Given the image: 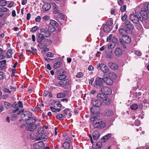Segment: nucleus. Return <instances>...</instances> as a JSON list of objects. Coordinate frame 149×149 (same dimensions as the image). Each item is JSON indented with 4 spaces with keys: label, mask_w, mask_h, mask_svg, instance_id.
Wrapping results in <instances>:
<instances>
[{
    "label": "nucleus",
    "mask_w": 149,
    "mask_h": 149,
    "mask_svg": "<svg viewBox=\"0 0 149 149\" xmlns=\"http://www.w3.org/2000/svg\"><path fill=\"white\" fill-rule=\"evenodd\" d=\"M91 117V118H97L100 116V107L93 106L90 109Z\"/></svg>",
    "instance_id": "4"
},
{
    "label": "nucleus",
    "mask_w": 149,
    "mask_h": 149,
    "mask_svg": "<svg viewBox=\"0 0 149 149\" xmlns=\"http://www.w3.org/2000/svg\"><path fill=\"white\" fill-rule=\"evenodd\" d=\"M100 91L102 93L106 95H110L112 93L111 89L109 87L105 86L102 87L100 89Z\"/></svg>",
    "instance_id": "8"
},
{
    "label": "nucleus",
    "mask_w": 149,
    "mask_h": 149,
    "mask_svg": "<svg viewBox=\"0 0 149 149\" xmlns=\"http://www.w3.org/2000/svg\"><path fill=\"white\" fill-rule=\"evenodd\" d=\"M92 135L93 139L94 140L97 139L100 137L99 133L97 131H94Z\"/></svg>",
    "instance_id": "25"
},
{
    "label": "nucleus",
    "mask_w": 149,
    "mask_h": 149,
    "mask_svg": "<svg viewBox=\"0 0 149 149\" xmlns=\"http://www.w3.org/2000/svg\"><path fill=\"white\" fill-rule=\"evenodd\" d=\"M43 49L41 51V52L42 53H44L45 52L47 51H48L49 50V49L48 48H45Z\"/></svg>",
    "instance_id": "64"
},
{
    "label": "nucleus",
    "mask_w": 149,
    "mask_h": 149,
    "mask_svg": "<svg viewBox=\"0 0 149 149\" xmlns=\"http://www.w3.org/2000/svg\"><path fill=\"white\" fill-rule=\"evenodd\" d=\"M148 12L146 9L143 8L141 9V11L139 12V14L140 16L143 17V19L146 18L147 17Z\"/></svg>",
    "instance_id": "9"
},
{
    "label": "nucleus",
    "mask_w": 149,
    "mask_h": 149,
    "mask_svg": "<svg viewBox=\"0 0 149 149\" xmlns=\"http://www.w3.org/2000/svg\"><path fill=\"white\" fill-rule=\"evenodd\" d=\"M55 85L57 86H63V80L59 81L58 83H56Z\"/></svg>",
    "instance_id": "45"
},
{
    "label": "nucleus",
    "mask_w": 149,
    "mask_h": 149,
    "mask_svg": "<svg viewBox=\"0 0 149 149\" xmlns=\"http://www.w3.org/2000/svg\"><path fill=\"white\" fill-rule=\"evenodd\" d=\"M65 95L63 93H59L57 95V97L58 98H61L63 97H64Z\"/></svg>",
    "instance_id": "48"
},
{
    "label": "nucleus",
    "mask_w": 149,
    "mask_h": 149,
    "mask_svg": "<svg viewBox=\"0 0 149 149\" xmlns=\"http://www.w3.org/2000/svg\"><path fill=\"white\" fill-rule=\"evenodd\" d=\"M17 105L21 108L23 106L22 102L21 101L18 102L17 103Z\"/></svg>",
    "instance_id": "60"
},
{
    "label": "nucleus",
    "mask_w": 149,
    "mask_h": 149,
    "mask_svg": "<svg viewBox=\"0 0 149 149\" xmlns=\"http://www.w3.org/2000/svg\"><path fill=\"white\" fill-rule=\"evenodd\" d=\"M70 112V110L68 109H65L64 110V114H65V115L66 116V115H67L68 113Z\"/></svg>",
    "instance_id": "61"
},
{
    "label": "nucleus",
    "mask_w": 149,
    "mask_h": 149,
    "mask_svg": "<svg viewBox=\"0 0 149 149\" xmlns=\"http://www.w3.org/2000/svg\"><path fill=\"white\" fill-rule=\"evenodd\" d=\"M91 120L93 126L94 128L101 129L104 127L106 125V123L100 119L97 118H91Z\"/></svg>",
    "instance_id": "1"
},
{
    "label": "nucleus",
    "mask_w": 149,
    "mask_h": 149,
    "mask_svg": "<svg viewBox=\"0 0 149 149\" xmlns=\"http://www.w3.org/2000/svg\"><path fill=\"white\" fill-rule=\"evenodd\" d=\"M83 76V74L81 72H78L76 75L77 77L80 78L82 77Z\"/></svg>",
    "instance_id": "52"
},
{
    "label": "nucleus",
    "mask_w": 149,
    "mask_h": 149,
    "mask_svg": "<svg viewBox=\"0 0 149 149\" xmlns=\"http://www.w3.org/2000/svg\"><path fill=\"white\" fill-rule=\"evenodd\" d=\"M39 124L36 125L35 123L29 125L26 127V129L29 131H33L36 129L37 126H39Z\"/></svg>",
    "instance_id": "11"
},
{
    "label": "nucleus",
    "mask_w": 149,
    "mask_h": 149,
    "mask_svg": "<svg viewBox=\"0 0 149 149\" xmlns=\"http://www.w3.org/2000/svg\"><path fill=\"white\" fill-rule=\"evenodd\" d=\"M38 47L41 49H44V48H45L47 47L43 42H41L39 43L38 45Z\"/></svg>",
    "instance_id": "29"
},
{
    "label": "nucleus",
    "mask_w": 149,
    "mask_h": 149,
    "mask_svg": "<svg viewBox=\"0 0 149 149\" xmlns=\"http://www.w3.org/2000/svg\"><path fill=\"white\" fill-rule=\"evenodd\" d=\"M54 54L51 52H48L47 54V56L49 57H52L53 56Z\"/></svg>",
    "instance_id": "55"
},
{
    "label": "nucleus",
    "mask_w": 149,
    "mask_h": 149,
    "mask_svg": "<svg viewBox=\"0 0 149 149\" xmlns=\"http://www.w3.org/2000/svg\"><path fill=\"white\" fill-rule=\"evenodd\" d=\"M49 91H46L44 92L43 96L44 97H46L48 96V95L49 94Z\"/></svg>",
    "instance_id": "63"
},
{
    "label": "nucleus",
    "mask_w": 149,
    "mask_h": 149,
    "mask_svg": "<svg viewBox=\"0 0 149 149\" xmlns=\"http://www.w3.org/2000/svg\"><path fill=\"white\" fill-rule=\"evenodd\" d=\"M51 8V5L48 3H46L44 4L42 6L43 10L46 11H48Z\"/></svg>",
    "instance_id": "24"
},
{
    "label": "nucleus",
    "mask_w": 149,
    "mask_h": 149,
    "mask_svg": "<svg viewBox=\"0 0 149 149\" xmlns=\"http://www.w3.org/2000/svg\"><path fill=\"white\" fill-rule=\"evenodd\" d=\"M111 28L107 25H105L103 27L104 31L106 32H109L111 30Z\"/></svg>",
    "instance_id": "27"
},
{
    "label": "nucleus",
    "mask_w": 149,
    "mask_h": 149,
    "mask_svg": "<svg viewBox=\"0 0 149 149\" xmlns=\"http://www.w3.org/2000/svg\"><path fill=\"white\" fill-rule=\"evenodd\" d=\"M43 42L47 47L52 42L49 39H45L43 41Z\"/></svg>",
    "instance_id": "35"
},
{
    "label": "nucleus",
    "mask_w": 149,
    "mask_h": 149,
    "mask_svg": "<svg viewBox=\"0 0 149 149\" xmlns=\"http://www.w3.org/2000/svg\"><path fill=\"white\" fill-rule=\"evenodd\" d=\"M112 52L111 51L110 52L106 54V57L107 58H111L112 57Z\"/></svg>",
    "instance_id": "50"
},
{
    "label": "nucleus",
    "mask_w": 149,
    "mask_h": 149,
    "mask_svg": "<svg viewBox=\"0 0 149 149\" xmlns=\"http://www.w3.org/2000/svg\"><path fill=\"white\" fill-rule=\"evenodd\" d=\"M114 54L116 56L119 57L122 55L123 51L119 47H116L114 51Z\"/></svg>",
    "instance_id": "15"
},
{
    "label": "nucleus",
    "mask_w": 149,
    "mask_h": 149,
    "mask_svg": "<svg viewBox=\"0 0 149 149\" xmlns=\"http://www.w3.org/2000/svg\"><path fill=\"white\" fill-rule=\"evenodd\" d=\"M119 31L120 33L123 36L126 33L127 31L124 28H121L119 29Z\"/></svg>",
    "instance_id": "36"
},
{
    "label": "nucleus",
    "mask_w": 149,
    "mask_h": 149,
    "mask_svg": "<svg viewBox=\"0 0 149 149\" xmlns=\"http://www.w3.org/2000/svg\"><path fill=\"white\" fill-rule=\"evenodd\" d=\"M54 107L55 108L57 107L61 108V104H60L59 101H56L54 104Z\"/></svg>",
    "instance_id": "37"
},
{
    "label": "nucleus",
    "mask_w": 149,
    "mask_h": 149,
    "mask_svg": "<svg viewBox=\"0 0 149 149\" xmlns=\"http://www.w3.org/2000/svg\"><path fill=\"white\" fill-rule=\"evenodd\" d=\"M49 25H50L48 26V27L52 28H53L54 29V31L55 30V27L57 26L58 23L54 20H51Z\"/></svg>",
    "instance_id": "20"
},
{
    "label": "nucleus",
    "mask_w": 149,
    "mask_h": 149,
    "mask_svg": "<svg viewBox=\"0 0 149 149\" xmlns=\"http://www.w3.org/2000/svg\"><path fill=\"white\" fill-rule=\"evenodd\" d=\"M53 5V8L54 10V14H56L58 13H59L60 12V11L59 10H57V6L54 3Z\"/></svg>",
    "instance_id": "38"
},
{
    "label": "nucleus",
    "mask_w": 149,
    "mask_h": 149,
    "mask_svg": "<svg viewBox=\"0 0 149 149\" xmlns=\"http://www.w3.org/2000/svg\"><path fill=\"white\" fill-rule=\"evenodd\" d=\"M63 86H66L69 83V80L68 79H65L63 80Z\"/></svg>",
    "instance_id": "47"
},
{
    "label": "nucleus",
    "mask_w": 149,
    "mask_h": 149,
    "mask_svg": "<svg viewBox=\"0 0 149 149\" xmlns=\"http://www.w3.org/2000/svg\"><path fill=\"white\" fill-rule=\"evenodd\" d=\"M104 84L103 78L100 77H96L94 82V87L96 89H99L101 88Z\"/></svg>",
    "instance_id": "6"
},
{
    "label": "nucleus",
    "mask_w": 149,
    "mask_h": 149,
    "mask_svg": "<svg viewBox=\"0 0 149 149\" xmlns=\"http://www.w3.org/2000/svg\"><path fill=\"white\" fill-rule=\"evenodd\" d=\"M108 66L113 70H117L118 68V66L117 64L111 62L109 63Z\"/></svg>",
    "instance_id": "23"
},
{
    "label": "nucleus",
    "mask_w": 149,
    "mask_h": 149,
    "mask_svg": "<svg viewBox=\"0 0 149 149\" xmlns=\"http://www.w3.org/2000/svg\"><path fill=\"white\" fill-rule=\"evenodd\" d=\"M103 79H104V82L106 84L110 85L113 84V81L111 78H108L107 77H104Z\"/></svg>",
    "instance_id": "21"
},
{
    "label": "nucleus",
    "mask_w": 149,
    "mask_h": 149,
    "mask_svg": "<svg viewBox=\"0 0 149 149\" xmlns=\"http://www.w3.org/2000/svg\"><path fill=\"white\" fill-rule=\"evenodd\" d=\"M70 143L69 142H65L63 143V147L65 149H69L70 147Z\"/></svg>",
    "instance_id": "30"
},
{
    "label": "nucleus",
    "mask_w": 149,
    "mask_h": 149,
    "mask_svg": "<svg viewBox=\"0 0 149 149\" xmlns=\"http://www.w3.org/2000/svg\"><path fill=\"white\" fill-rule=\"evenodd\" d=\"M33 146L36 149H40V148L44 147V144L42 141H40L35 143Z\"/></svg>",
    "instance_id": "16"
},
{
    "label": "nucleus",
    "mask_w": 149,
    "mask_h": 149,
    "mask_svg": "<svg viewBox=\"0 0 149 149\" xmlns=\"http://www.w3.org/2000/svg\"><path fill=\"white\" fill-rule=\"evenodd\" d=\"M111 134H108L107 135L104 136L103 139L104 140V142H105L107 141L108 140L111 138Z\"/></svg>",
    "instance_id": "33"
},
{
    "label": "nucleus",
    "mask_w": 149,
    "mask_h": 149,
    "mask_svg": "<svg viewBox=\"0 0 149 149\" xmlns=\"http://www.w3.org/2000/svg\"><path fill=\"white\" fill-rule=\"evenodd\" d=\"M3 50L0 48V59H3L5 57V56L3 54Z\"/></svg>",
    "instance_id": "44"
},
{
    "label": "nucleus",
    "mask_w": 149,
    "mask_h": 149,
    "mask_svg": "<svg viewBox=\"0 0 149 149\" xmlns=\"http://www.w3.org/2000/svg\"><path fill=\"white\" fill-rule=\"evenodd\" d=\"M47 127L45 126L42 127H39L37 130V132L39 134H41L43 133L45 130V129H46Z\"/></svg>",
    "instance_id": "22"
},
{
    "label": "nucleus",
    "mask_w": 149,
    "mask_h": 149,
    "mask_svg": "<svg viewBox=\"0 0 149 149\" xmlns=\"http://www.w3.org/2000/svg\"><path fill=\"white\" fill-rule=\"evenodd\" d=\"M138 105L136 104H134L131 106L130 108L132 109L136 110L138 108Z\"/></svg>",
    "instance_id": "43"
},
{
    "label": "nucleus",
    "mask_w": 149,
    "mask_h": 149,
    "mask_svg": "<svg viewBox=\"0 0 149 149\" xmlns=\"http://www.w3.org/2000/svg\"><path fill=\"white\" fill-rule=\"evenodd\" d=\"M122 39L123 41L126 43H129L131 41V38L127 35L123 36Z\"/></svg>",
    "instance_id": "17"
},
{
    "label": "nucleus",
    "mask_w": 149,
    "mask_h": 149,
    "mask_svg": "<svg viewBox=\"0 0 149 149\" xmlns=\"http://www.w3.org/2000/svg\"><path fill=\"white\" fill-rule=\"evenodd\" d=\"M12 54V51L11 50H9L7 52V55L8 58H10Z\"/></svg>",
    "instance_id": "46"
},
{
    "label": "nucleus",
    "mask_w": 149,
    "mask_h": 149,
    "mask_svg": "<svg viewBox=\"0 0 149 149\" xmlns=\"http://www.w3.org/2000/svg\"><path fill=\"white\" fill-rule=\"evenodd\" d=\"M108 76L111 78L115 79L116 78V74L113 72H110L108 74Z\"/></svg>",
    "instance_id": "32"
},
{
    "label": "nucleus",
    "mask_w": 149,
    "mask_h": 149,
    "mask_svg": "<svg viewBox=\"0 0 149 149\" xmlns=\"http://www.w3.org/2000/svg\"><path fill=\"white\" fill-rule=\"evenodd\" d=\"M125 24V28L129 31L133 30L134 28L133 24L128 20L126 21Z\"/></svg>",
    "instance_id": "10"
},
{
    "label": "nucleus",
    "mask_w": 149,
    "mask_h": 149,
    "mask_svg": "<svg viewBox=\"0 0 149 149\" xmlns=\"http://www.w3.org/2000/svg\"><path fill=\"white\" fill-rule=\"evenodd\" d=\"M45 38L41 33H38L37 36V42L38 43L42 42L43 40L45 39Z\"/></svg>",
    "instance_id": "12"
},
{
    "label": "nucleus",
    "mask_w": 149,
    "mask_h": 149,
    "mask_svg": "<svg viewBox=\"0 0 149 149\" xmlns=\"http://www.w3.org/2000/svg\"><path fill=\"white\" fill-rule=\"evenodd\" d=\"M62 65V63L61 62H58L54 64V67L55 69L61 67Z\"/></svg>",
    "instance_id": "31"
},
{
    "label": "nucleus",
    "mask_w": 149,
    "mask_h": 149,
    "mask_svg": "<svg viewBox=\"0 0 149 149\" xmlns=\"http://www.w3.org/2000/svg\"><path fill=\"white\" fill-rule=\"evenodd\" d=\"M97 97L99 101L101 102V103L103 102L106 104H109L110 103V100L108 98L107 95L102 93L98 94Z\"/></svg>",
    "instance_id": "2"
},
{
    "label": "nucleus",
    "mask_w": 149,
    "mask_h": 149,
    "mask_svg": "<svg viewBox=\"0 0 149 149\" xmlns=\"http://www.w3.org/2000/svg\"><path fill=\"white\" fill-rule=\"evenodd\" d=\"M17 115L16 114H13L11 117L10 119L12 120H15L17 117Z\"/></svg>",
    "instance_id": "54"
},
{
    "label": "nucleus",
    "mask_w": 149,
    "mask_h": 149,
    "mask_svg": "<svg viewBox=\"0 0 149 149\" xmlns=\"http://www.w3.org/2000/svg\"><path fill=\"white\" fill-rule=\"evenodd\" d=\"M131 20L134 23L137 24L140 21L141 22L143 20V17L140 16L139 13L136 15H131L130 16Z\"/></svg>",
    "instance_id": "5"
},
{
    "label": "nucleus",
    "mask_w": 149,
    "mask_h": 149,
    "mask_svg": "<svg viewBox=\"0 0 149 149\" xmlns=\"http://www.w3.org/2000/svg\"><path fill=\"white\" fill-rule=\"evenodd\" d=\"M32 116V113L29 111L24 112L21 115V118L24 120L26 121L30 117Z\"/></svg>",
    "instance_id": "7"
},
{
    "label": "nucleus",
    "mask_w": 149,
    "mask_h": 149,
    "mask_svg": "<svg viewBox=\"0 0 149 149\" xmlns=\"http://www.w3.org/2000/svg\"><path fill=\"white\" fill-rule=\"evenodd\" d=\"M4 106L7 109L10 108L12 106L11 104L9 102L6 101H5L4 102Z\"/></svg>",
    "instance_id": "34"
},
{
    "label": "nucleus",
    "mask_w": 149,
    "mask_h": 149,
    "mask_svg": "<svg viewBox=\"0 0 149 149\" xmlns=\"http://www.w3.org/2000/svg\"><path fill=\"white\" fill-rule=\"evenodd\" d=\"M9 15V12L8 13H3L0 11V18H4Z\"/></svg>",
    "instance_id": "26"
},
{
    "label": "nucleus",
    "mask_w": 149,
    "mask_h": 149,
    "mask_svg": "<svg viewBox=\"0 0 149 149\" xmlns=\"http://www.w3.org/2000/svg\"><path fill=\"white\" fill-rule=\"evenodd\" d=\"M41 20V18L40 16H38L35 18V21L36 22H40Z\"/></svg>",
    "instance_id": "53"
},
{
    "label": "nucleus",
    "mask_w": 149,
    "mask_h": 149,
    "mask_svg": "<svg viewBox=\"0 0 149 149\" xmlns=\"http://www.w3.org/2000/svg\"><path fill=\"white\" fill-rule=\"evenodd\" d=\"M99 67H100L101 70L104 73H106L109 71L108 68L104 64H101L99 65Z\"/></svg>",
    "instance_id": "13"
},
{
    "label": "nucleus",
    "mask_w": 149,
    "mask_h": 149,
    "mask_svg": "<svg viewBox=\"0 0 149 149\" xmlns=\"http://www.w3.org/2000/svg\"><path fill=\"white\" fill-rule=\"evenodd\" d=\"M3 91L4 92L6 93H11V91H10L7 88H4Z\"/></svg>",
    "instance_id": "56"
},
{
    "label": "nucleus",
    "mask_w": 149,
    "mask_h": 149,
    "mask_svg": "<svg viewBox=\"0 0 149 149\" xmlns=\"http://www.w3.org/2000/svg\"><path fill=\"white\" fill-rule=\"evenodd\" d=\"M102 146V144L100 142H99L97 143L96 146L101 148Z\"/></svg>",
    "instance_id": "58"
},
{
    "label": "nucleus",
    "mask_w": 149,
    "mask_h": 149,
    "mask_svg": "<svg viewBox=\"0 0 149 149\" xmlns=\"http://www.w3.org/2000/svg\"><path fill=\"white\" fill-rule=\"evenodd\" d=\"M135 124L137 126H139L140 124V121L139 120H136L135 121Z\"/></svg>",
    "instance_id": "57"
},
{
    "label": "nucleus",
    "mask_w": 149,
    "mask_h": 149,
    "mask_svg": "<svg viewBox=\"0 0 149 149\" xmlns=\"http://www.w3.org/2000/svg\"><path fill=\"white\" fill-rule=\"evenodd\" d=\"M135 54L136 55H137L138 56H141V54L140 52L139 51H136L135 52Z\"/></svg>",
    "instance_id": "59"
},
{
    "label": "nucleus",
    "mask_w": 149,
    "mask_h": 149,
    "mask_svg": "<svg viewBox=\"0 0 149 149\" xmlns=\"http://www.w3.org/2000/svg\"><path fill=\"white\" fill-rule=\"evenodd\" d=\"M66 77V76L63 74H61L58 76V79L60 80H62L64 79Z\"/></svg>",
    "instance_id": "28"
},
{
    "label": "nucleus",
    "mask_w": 149,
    "mask_h": 149,
    "mask_svg": "<svg viewBox=\"0 0 149 149\" xmlns=\"http://www.w3.org/2000/svg\"><path fill=\"white\" fill-rule=\"evenodd\" d=\"M48 136L47 133H45L41 135L39 138L36 139L37 141L44 140H46L48 138Z\"/></svg>",
    "instance_id": "19"
},
{
    "label": "nucleus",
    "mask_w": 149,
    "mask_h": 149,
    "mask_svg": "<svg viewBox=\"0 0 149 149\" xmlns=\"http://www.w3.org/2000/svg\"><path fill=\"white\" fill-rule=\"evenodd\" d=\"M7 2L5 0H2L0 1V6H4L6 5Z\"/></svg>",
    "instance_id": "41"
},
{
    "label": "nucleus",
    "mask_w": 149,
    "mask_h": 149,
    "mask_svg": "<svg viewBox=\"0 0 149 149\" xmlns=\"http://www.w3.org/2000/svg\"><path fill=\"white\" fill-rule=\"evenodd\" d=\"M92 104L93 106H96L99 107L102 104L101 102L99 101L97 99H94L92 100Z\"/></svg>",
    "instance_id": "18"
},
{
    "label": "nucleus",
    "mask_w": 149,
    "mask_h": 149,
    "mask_svg": "<svg viewBox=\"0 0 149 149\" xmlns=\"http://www.w3.org/2000/svg\"><path fill=\"white\" fill-rule=\"evenodd\" d=\"M127 17V15L126 14H125L121 18V19L123 21H124Z\"/></svg>",
    "instance_id": "62"
},
{
    "label": "nucleus",
    "mask_w": 149,
    "mask_h": 149,
    "mask_svg": "<svg viewBox=\"0 0 149 149\" xmlns=\"http://www.w3.org/2000/svg\"><path fill=\"white\" fill-rule=\"evenodd\" d=\"M38 29V27L37 26H35L33 27L30 30L31 32H34L36 31Z\"/></svg>",
    "instance_id": "49"
},
{
    "label": "nucleus",
    "mask_w": 149,
    "mask_h": 149,
    "mask_svg": "<svg viewBox=\"0 0 149 149\" xmlns=\"http://www.w3.org/2000/svg\"><path fill=\"white\" fill-rule=\"evenodd\" d=\"M54 31L53 28L46 27L45 28L41 29L40 33H41L45 37H49L51 35V33Z\"/></svg>",
    "instance_id": "3"
},
{
    "label": "nucleus",
    "mask_w": 149,
    "mask_h": 149,
    "mask_svg": "<svg viewBox=\"0 0 149 149\" xmlns=\"http://www.w3.org/2000/svg\"><path fill=\"white\" fill-rule=\"evenodd\" d=\"M126 5H123L121 7L120 10L122 12H124L126 10Z\"/></svg>",
    "instance_id": "51"
},
{
    "label": "nucleus",
    "mask_w": 149,
    "mask_h": 149,
    "mask_svg": "<svg viewBox=\"0 0 149 149\" xmlns=\"http://www.w3.org/2000/svg\"><path fill=\"white\" fill-rule=\"evenodd\" d=\"M0 11L2 13L3 12H7L8 11L9 12V10H8V9L6 8L3 6H2L0 8Z\"/></svg>",
    "instance_id": "40"
},
{
    "label": "nucleus",
    "mask_w": 149,
    "mask_h": 149,
    "mask_svg": "<svg viewBox=\"0 0 149 149\" xmlns=\"http://www.w3.org/2000/svg\"><path fill=\"white\" fill-rule=\"evenodd\" d=\"M106 115L107 116H111L113 115V113L111 110H108L106 111Z\"/></svg>",
    "instance_id": "42"
},
{
    "label": "nucleus",
    "mask_w": 149,
    "mask_h": 149,
    "mask_svg": "<svg viewBox=\"0 0 149 149\" xmlns=\"http://www.w3.org/2000/svg\"><path fill=\"white\" fill-rule=\"evenodd\" d=\"M66 117L65 114H58L56 116V118L58 120H60L63 118H64Z\"/></svg>",
    "instance_id": "39"
},
{
    "label": "nucleus",
    "mask_w": 149,
    "mask_h": 149,
    "mask_svg": "<svg viewBox=\"0 0 149 149\" xmlns=\"http://www.w3.org/2000/svg\"><path fill=\"white\" fill-rule=\"evenodd\" d=\"M36 119V118L33 117H30L26 121V123L28 125L31 124L35 123Z\"/></svg>",
    "instance_id": "14"
}]
</instances>
